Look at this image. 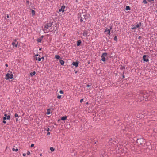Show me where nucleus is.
I'll return each instance as SVG.
<instances>
[{"label": "nucleus", "mask_w": 157, "mask_h": 157, "mask_svg": "<svg viewBox=\"0 0 157 157\" xmlns=\"http://www.w3.org/2000/svg\"><path fill=\"white\" fill-rule=\"evenodd\" d=\"M130 10V8L129 6H126V10Z\"/></svg>", "instance_id": "nucleus-17"}, {"label": "nucleus", "mask_w": 157, "mask_h": 157, "mask_svg": "<svg viewBox=\"0 0 157 157\" xmlns=\"http://www.w3.org/2000/svg\"><path fill=\"white\" fill-rule=\"evenodd\" d=\"M49 130H50V129H49V128H47V129L46 130H47V131H49Z\"/></svg>", "instance_id": "nucleus-38"}, {"label": "nucleus", "mask_w": 157, "mask_h": 157, "mask_svg": "<svg viewBox=\"0 0 157 157\" xmlns=\"http://www.w3.org/2000/svg\"><path fill=\"white\" fill-rule=\"evenodd\" d=\"M84 155H84V154H83V155H82V156H84Z\"/></svg>", "instance_id": "nucleus-57"}, {"label": "nucleus", "mask_w": 157, "mask_h": 157, "mask_svg": "<svg viewBox=\"0 0 157 157\" xmlns=\"http://www.w3.org/2000/svg\"><path fill=\"white\" fill-rule=\"evenodd\" d=\"M18 121V119L17 118L16 119V121L17 122Z\"/></svg>", "instance_id": "nucleus-44"}, {"label": "nucleus", "mask_w": 157, "mask_h": 157, "mask_svg": "<svg viewBox=\"0 0 157 157\" xmlns=\"http://www.w3.org/2000/svg\"><path fill=\"white\" fill-rule=\"evenodd\" d=\"M90 86L89 85H87V87H90Z\"/></svg>", "instance_id": "nucleus-42"}, {"label": "nucleus", "mask_w": 157, "mask_h": 157, "mask_svg": "<svg viewBox=\"0 0 157 157\" xmlns=\"http://www.w3.org/2000/svg\"><path fill=\"white\" fill-rule=\"evenodd\" d=\"M41 58V59H44L43 57H42Z\"/></svg>", "instance_id": "nucleus-50"}, {"label": "nucleus", "mask_w": 157, "mask_h": 157, "mask_svg": "<svg viewBox=\"0 0 157 157\" xmlns=\"http://www.w3.org/2000/svg\"><path fill=\"white\" fill-rule=\"evenodd\" d=\"M76 2H77V0H76Z\"/></svg>", "instance_id": "nucleus-58"}, {"label": "nucleus", "mask_w": 157, "mask_h": 157, "mask_svg": "<svg viewBox=\"0 0 157 157\" xmlns=\"http://www.w3.org/2000/svg\"><path fill=\"white\" fill-rule=\"evenodd\" d=\"M140 38H141V36H140L139 37L138 39H140Z\"/></svg>", "instance_id": "nucleus-51"}, {"label": "nucleus", "mask_w": 157, "mask_h": 157, "mask_svg": "<svg viewBox=\"0 0 157 157\" xmlns=\"http://www.w3.org/2000/svg\"><path fill=\"white\" fill-rule=\"evenodd\" d=\"M107 55V53H103L102 54L101 56V57L102 58L101 60L103 61H105V57H106Z\"/></svg>", "instance_id": "nucleus-5"}, {"label": "nucleus", "mask_w": 157, "mask_h": 157, "mask_svg": "<svg viewBox=\"0 0 157 157\" xmlns=\"http://www.w3.org/2000/svg\"><path fill=\"white\" fill-rule=\"evenodd\" d=\"M57 98L58 99H60L61 98V95H59L57 96Z\"/></svg>", "instance_id": "nucleus-22"}, {"label": "nucleus", "mask_w": 157, "mask_h": 157, "mask_svg": "<svg viewBox=\"0 0 157 157\" xmlns=\"http://www.w3.org/2000/svg\"><path fill=\"white\" fill-rule=\"evenodd\" d=\"M5 120H3V123L4 124H5L6 123V121H5Z\"/></svg>", "instance_id": "nucleus-32"}, {"label": "nucleus", "mask_w": 157, "mask_h": 157, "mask_svg": "<svg viewBox=\"0 0 157 157\" xmlns=\"http://www.w3.org/2000/svg\"><path fill=\"white\" fill-rule=\"evenodd\" d=\"M23 156L25 157L26 156V154L25 153H23Z\"/></svg>", "instance_id": "nucleus-37"}, {"label": "nucleus", "mask_w": 157, "mask_h": 157, "mask_svg": "<svg viewBox=\"0 0 157 157\" xmlns=\"http://www.w3.org/2000/svg\"><path fill=\"white\" fill-rule=\"evenodd\" d=\"M136 27L138 28L139 27V25L138 24H137L135 26Z\"/></svg>", "instance_id": "nucleus-29"}, {"label": "nucleus", "mask_w": 157, "mask_h": 157, "mask_svg": "<svg viewBox=\"0 0 157 157\" xmlns=\"http://www.w3.org/2000/svg\"><path fill=\"white\" fill-rule=\"evenodd\" d=\"M143 59L144 61L147 62L148 61V59L147 58L146 55H144L143 56Z\"/></svg>", "instance_id": "nucleus-8"}, {"label": "nucleus", "mask_w": 157, "mask_h": 157, "mask_svg": "<svg viewBox=\"0 0 157 157\" xmlns=\"http://www.w3.org/2000/svg\"><path fill=\"white\" fill-rule=\"evenodd\" d=\"M59 93L61 94H63V91L62 90L60 91Z\"/></svg>", "instance_id": "nucleus-25"}, {"label": "nucleus", "mask_w": 157, "mask_h": 157, "mask_svg": "<svg viewBox=\"0 0 157 157\" xmlns=\"http://www.w3.org/2000/svg\"><path fill=\"white\" fill-rule=\"evenodd\" d=\"M37 56H38V55H35V56H36V57H37Z\"/></svg>", "instance_id": "nucleus-52"}, {"label": "nucleus", "mask_w": 157, "mask_h": 157, "mask_svg": "<svg viewBox=\"0 0 157 157\" xmlns=\"http://www.w3.org/2000/svg\"><path fill=\"white\" fill-rule=\"evenodd\" d=\"M110 29H112V26L110 27Z\"/></svg>", "instance_id": "nucleus-45"}, {"label": "nucleus", "mask_w": 157, "mask_h": 157, "mask_svg": "<svg viewBox=\"0 0 157 157\" xmlns=\"http://www.w3.org/2000/svg\"><path fill=\"white\" fill-rule=\"evenodd\" d=\"M87 17L85 15H83L82 16H81L80 21L82 22H84L86 21V19H87Z\"/></svg>", "instance_id": "nucleus-4"}, {"label": "nucleus", "mask_w": 157, "mask_h": 157, "mask_svg": "<svg viewBox=\"0 0 157 157\" xmlns=\"http://www.w3.org/2000/svg\"><path fill=\"white\" fill-rule=\"evenodd\" d=\"M12 151H15L17 152L18 151V149L17 148L15 149L14 148H12Z\"/></svg>", "instance_id": "nucleus-18"}, {"label": "nucleus", "mask_w": 157, "mask_h": 157, "mask_svg": "<svg viewBox=\"0 0 157 157\" xmlns=\"http://www.w3.org/2000/svg\"><path fill=\"white\" fill-rule=\"evenodd\" d=\"M65 6H63L62 7L61 9H59V12H63L64 11V9H65Z\"/></svg>", "instance_id": "nucleus-7"}, {"label": "nucleus", "mask_w": 157, "mask_h": 157, "mask_svg": "<svg viewBox=\"0 0 157 157\" xmlns=\"http://www.w3.org/2000/svg\"><path fill=\"white\" fill-rule=\"evenodd\" d=\"M110 35V29H109V35Z\"/></svg>", "instance_id": "nucleus-36"}, {"label": "nucleus", "mask_w": 157, "mask_h": 157, "mask_svg": "<svg viewBox=\"0 0 157 157\" xmlns=\"http://www.w3.org/2000/svg\"><path fill=\"white\" fill-rule=\"evenodd\" d=\"M30 154V152L29 151H28L27 152V155H29Z\"/></svg>", "instance_id": "nucleus-26"}, {"label": "nucleus", "mask_w": 157, "mask_h": 157, "mask_svg": "<svg viewBox=\"0 0 157 157\" xmlns=\"http://www.w3.org/2000/svg\"><path fill=\"white\" fill-rule=\"evenodd\" d=\"M125 69V67H123L122 68H121V67L120 68V69Z\"/></svg>", "instance_id": "nucleus-43"}, {"label": "nucleus", "mask_w": 157, "mask_h": 157, "mask_svg": "<svg viewBox=\"0 0 157 157\" xmlns=\"http://www.w3.org/2000/svg\"><path fill=\"white\" fill-rule=\"evenodd\" d=\"M75 155V154H74V155Z\"/></svg>", "instance_id": "nucleus-59"}, {"label": "nucleus", "mask_w": 157, "mask_h": 157, "mask_svg": "<svg viewBox=\"0 0 157 157\" xmlns=\"http://www.w3.org/2000/svg\"><path fill=\"white\" fill-rule=\"evenodd\" d=\"M41 58H38V60L39 61H41Z\"/></svg>", "instance_id": "nucleus-30"}, {"label": "nucleus", "mask_w": 157, "mask_h": 157, "mask_svg": "<svg viewBox=\"0 0 157 157\" xmlns=\"http://www.w3.org/2000/svg\"><path fill=\"white\" fill-rule=\"evenodd\" d=\"M110 143H112V142H110ZM111 145H112V143H111Z\"/></svg>", "instance_id": "nucleus-56"}, {"label": "nucleus", "mask_w": 157, "mask_h": 157, "mask_svg": "<svg viewBox=\"0 0 157 157\" xmlns=\"http://www.w3.org/2000/svg\"><path fill=\"white\" fill-rule=\"evenodd\" d=\"M114 39L116 41L117 40V38L116 36H115Z\"/></svg>", "instance_id": "nucleus-27"}, {"label": "nucleus", "mask_w": 157, "mask_h": 157, "mask_svg": "<svg viewBox=\"0 0 157 157\" xmlns=\"http://www.w3.org/2000/svg\"><path fill=\"white\" fill-rule=\"evenodd\" d=\"M50 111L51 109H48L47 110V114L48 115H49L50 114Z\"/></svg>", "instance_id": "nucleus-14"}, {"label": "nucleus", "mask_w": 157, "mask_h": 157, "mask_svg": "<svg viewBox=\"0 0 157 157\" xmlns=\"http://www.w3.org/2000/svg\"><path fill=\"white\" fill-rule=\"evenodd\" d=\"M143 2L144 4H146L147 3V2L146 0H144L143 1Z\"/></svg>", "instance_id": "nucleus-24"}, {"label": "nucleus", "mask_w": 157, "mask_h": 157, "mask_svg": "<svg viewBox=\"0 0 157 157\" xmlns=\"http://www.w3.org/2000/svg\"><path fill=\"white\" fill-rule=\"evenodd\" d=\"M74 71L75 73L76 74L78 72L77 71H75V70H74Z\"/></svg>", "instance_id": "nucleus-34"}, {"label": "nucleus", "mask_w": 157, "mask_h": 157, "mask_svg": "<svg viewBox=\"0 0 157 157\" xmlns=\"http://www.w3.org/2000/svg\"><path fill=\"white\" fill-rule=\"evenodd\" d=\"M60 63L61 65H63L64 63V61L63 60H60Z\"/></svg>", "instance_id": "nucleus-16"}, {"label": "nucleus", "mask_w": 157, "mask_h": 157, "mask_svg": "<svg viewBox=\"0 0 157 157\" xmlns=\"http://www.w3.org/2000/svg\"><path fill=\"white\" fill-rule=\"evenodd\" d=\"M6 17L7 18H9V15H7Z\"/></svg>", "instance_id": "nucleus-41"}, {"label": "nucleus", "mask_w": 157, "mask_h": 157, "mask_svg": "<svg viewBox=\"0 0 157 157\" xmlns=\"http://www.w3.org/2000/svg\"><path fill=\"white\" fill-rule=\"evenodd\" d=\"M5 65H6V66L7 67H8V64H6Z\"/></svg>", "instance_id": "nucleus-46"}, {"label": "nucleus", "mask_w": 157, "mask_h": 157, "mask_svg": "<svg viewBox=\"0 0 157 157\" xmlns=\"http://www.w3.org/2000/svg\"><path fill=\"white\" fill-rule=\"evenodd\" d=\"M67 118V116H63L61 117V120H65Z\"/></svg>", "instance_id": "nucleus-13"}, {"label": "nucleus", "mask_w": 157, "mask_h": 157, "mask_svg": "<svg viewBox=\"0 0 157 157\" xmlns=\"http://www.w3.org/2000/svg\"><path fill=\"white\" fill-rule=\"evenodd\" d=\"M5 117L3 118V120H10V115H7V114H4Z\"/></svg>", "instance_id": "nucleus-6"}, {"label": "nucleus", "mask_w": 157, "mask_h": 157, "mask_svg": "<svg viewBox=\"0 0 157 157\" xmlns=\"http://www.w3.org/2000/svg\"><path fill=\"white\" fill-rule=\"evenodd\" d=\"M137 143L140 145H143L144 144L145 141L143 138L137 139Z\"/></svg>", "instance_id": "nucleus-3"}, {"label": "nucleus", "mask_w": 157, "mask_h": 157, "mask_svg": "<svg viewBox=\"0 0 157 157\" xmlns=\"http://www.w3.org/2000/svg\"><path fill=\"white\" fill-rule=\"evenodd\" d=\"M37 41L38 42H40L41 41V40L40 39H38Z\"/></svg>", "instance_id": "nucleus-31"}, {"label": "nucleus", "mask_w": 157, "mask_h": 157, "mask_svg": "<svg viewBox=\"0 0 157 157\" xmlns=\"http://www.w3.org/2000/svg\"><path fill=\"white\" fill-rule=\"evenodd\" d=\"M34 146V144H32L31 145V147H33V146Z\"/></svg>", "instance_id": "nucleus-33"}, {"label": "nucleus", "mask_w": 157, "mask_h": 157, "mask_svg": "<svg viewBox=\"0 0 157 157\" xmlns=\"http://www.w3.org/2000/svg\"><path fill=\"white\" fill-rule=\"evenodd\" d=\"M108 31V30H107V28H106V29H105V31H104V32H107Z\"/></svg>", "instance_id": "nucleus-35"}, {"label": "nucleus", "mask_w": 157, "mask_h": 157, "mask_svg": "<svg viewBox=\"0 0 157 157\" xmlns=\"http://www.w3.org/2000/svg\"><path fill=\"white\" fill-rule=\"evenodd\" d=\"M14 116L16 117H19V116H18V114H17V113H15L14 114Z\"/></svg>", "instance_id": "nucleus-23"}, {"label": "nucleus", "mask_w": 157, "mask_h": 157, "mask_svg": "<svg viewBox=\"0 0 157 157\" xmlns=\"http://www.w3.org/2000/svg\"><path fill=\"white\" fill-rule=\"evenodd\" d=\"M27 2L28 3H29V1H27Z\"/></svg>", "instance_id": "nucleus-53"}, {"label": "nucleus", "mask_w": 157, "mask_h": 157, "mask_svg": "<svg viewBox=\"0 0 157 157\" xmlns=\"http://www.w3.org/2000/svg\"><path fill=\"white\" fill-rule=\"evenodd\" d=\"M55 58L57 59H59L60 57L59 55H56L55 56Z\"/></svg>", "instance_id": "nucleus-15"}, {"label": "nucleus", "mask_w": 157, "mask_h": 157, "mask_svg": "<svg viewBox=\"0 0 157 157\" xmlns=\"http://www.w3.org/2000/svg\"><path fill=\"white\" fill-rule=\"evenodd\" d=\"M112 138L110 139L109 141H110L112 140Z\"/></svg>", "instance_id": "nucleus-54"}, {"label": "nucleus", "mask_w": 157, "mask_h": 157, "mask_svg": "<svg viewBox=\"0 0 157 157\" xmlns=\"http://www.w3.org/2000/svg\"><path fill=\"white\" fill-rule=\"evenodd\" d=\"M36 60H37V59H38V58L37 57H36Z\"/></svg>", "instance_id": "nucleus-55"}, {"label": "nucleus", "mask_w": 157, "mask_h": 157, "mask_svg": "<svg viewBox=\"0 0 157 157\" xmlns=\"http://www.w3.org/2000/svg\"><path fill=\"white\" fill-rule=\"evenodd\" d=\"M50 133L49 132H48V133H47V135H50Z\"/></svg>", "instance_id": "nucleus-39"}, {"label": "nucleus", "mask_w": 157, "mask_h": 157, "mask_svg": "<svg viewBox=\"0 0 157 157\" xmlns=\"http://www.w3.org/2000/svg\"><path fill=\"white\" fill-rule=\"evenodd\" d=\"M135 28H136V27H135V26H134V27H133V28H132V29H135Z\"/></svg>", "instance_id": "nucleus-40"}, {"label": "nucleus", "mask_w": 157, "mask_h": 157, "mask_svg": "<svg viewBox=\"0 0 157 157\" xmlns=\"http://www.w3.org/2000/svg\"><path fill=\"white\" fill-rule=\"evenodd\" d=\"M36 73L35 71H33V72H30V75L31 77H33L35 75Z\"/></svg>", "instance_id": "nucleus-11"}, {"label": "nucleus", "mask_w": 157, "mask_h": 157, "mask_svg": "<svg viewBox=\"0 0 157 157\" xmlns=\"http://www.w3.org/2000/svg\"><path fill=\"white\" fill-rule=\"evenodd\" d=\"M123 78H124V75H123Z\"/></svg>", "instance_id": "nucleus-49"}, {"label": "nucleus", "mask_w": 157, "mask_h": 157, "mask_svg": "<svg viewBox=\"0 0 157 157\" xmlns=\"http://www.w3.org/2000/svg\"><path fill=\"white\" fill-rule=\"evenodd\" d=\"M52 25V23H49L45 25L43 29L44 33H46L49 31H52V28H51L49 29Z\"/></svg>", "instance_id": "nucleus-1"}, {"label": "nucleus", "mask_w": 157, "mask_h": 157, "mask_svg": "<svg viewBox=\"0 0 157 157\" xmlns=\"http://www.w3.org/2000/svg\"><path fill=\"white\" fill-rule=\"evenodd\" d=\"M18 44V42H17V43H15V42H13L12 43V45L14 46L16 48L17 47V45Z\"/></svg>", "instance_id": "nucleus-10"}, {"label": "nucleus", "mask_w": 157, "mask_h": 157, "mask_svg": "<svg viewBox=\"0 0 157 157\" xmlns=\"http://www.w3.org/2000/svg\"><path fill=\"white\" fill-rule=\"evenodd\" d=\"M32 14L33 15H34L35 14V11L34 10H32Z\"/></svg>", "instance_id": "nucleus-19"}, {"label": "nucleus", "mask_w": 157, "mask_h": 157, "mask_svg": "<svg viewBox=\"0 0 157 157\" xmlns=\"http://www.w3.org/2000/svg\"><path fill=\"white\" fill-rule=\"evenodd\" d=\"M148 1H153V0H148Z\"/></svg>", "instance_id": "nucleus-47"}, {"label": "nucleus", "mask_w": 157, "mask_h": 157, "mask_svg": "<svg viewBox=\"0 0 157 157\" xmlns=\"http://www.w3.org/2000/svg\"><path fill=\"white\" fill-rule=\"evenodd\" d=\"M50 150L52 152H53L54 151V149L53 147H51L50 148Z\"/></svg>", "instance_id": "nucleus-21"}, {"label": "nucleus", "mask_w": 157, "mask_h": 157, "mask_svg": "<svg viewBox=\"0 0 157 157\" xmlns=\"http://www.w3.org/2000/svg\"><path fill=\"white\" fill-rule=\"evenodd\" d=\"M13 78V75L11 71H8L6 76V79H8L10 78L11 79Z\"/></svg>", "instance_id": "nucleus-2"}, {"label": "nucleus", "mask_w": 157, "mask_h": 157, "mask_svg": "<svg viewBox=\"0 0 157 157\" xmlns=\"http://www.w3.org/2000/svg\"><path fill=\"white\" fill-rule=\"evenodd\" d=\"M81 43H82V42L80 40H78L77 41V46H79L80 45Z\"/></svg>", "instance_id": "nucleus-12"}, {"label": "nucleus", "mask_w": 157, "mask_h": 157, "mask_svg": "<svg viewBox=\"0 0 157 157\" xmlns=\"http://www.w3.org/2000/svg\"><path fill=\"white\" fill-rule=\"evenodd\" d=\"M78 61H76V62H74L72 63V65L73 66H75L76 67H77L78 66Z\"/></svg>", "instance_id": "nucleus-9"}, {"label": "nucleus", "mask_w": 157, "mask_h": 157, "mask_svg": "<svg viewBox=\"0 0 157 157\" xmlns=\"http://www.w3.org/2000/svg\"><path fill=\"white\" fill-rule=\"evenodd\" d=\"M83 101V99H82L80 100V102L81 103H82Z\"/></svg>", "instance_id": "nucleus-28"}, {"label": "nucleus", "mask_w": 157, "mask_h": 157, "mask_svg": "<svg viewBox=\"0 0 157 157\" xmlns=\"http://www.w3.org/2000/svg\"><path fill=\"white\" fill-rule=\"evenodd\" d=\"M14 42H16V39H15L14 40Z\"/></svg>", "instance_id": "nucleus-48"}, {"label": "nucleus", "mask_w": 157, "mask_h": 157, "mask_svg": "<svg viewBox=\"0 0 157 157\" xmlns=\"http://www.w3.org/2000/svg\"><path fill=\"white\" fill-rule=\"evenodd\" d=\"M83 35L84 36H86L87 34V32H84L83 33Z\"/></svg>", "instance_id": "nucleus-20"}]
</instances>
